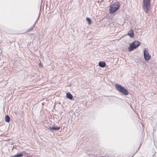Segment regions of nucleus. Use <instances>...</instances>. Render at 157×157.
<instances>
[{"instance_id": "obj_6", "label": "nucleus", "mask_w": 157, "mask_h": 157, "mask_svg": "<svg viewBox=\"0 0 157 157\" xmlns=\"http://www.w3.org/2000/svg\"><path fill=\"white\" fill-rule=\"evenodd\" d=\"M128 35L131 38L133 37L134 36V33L133 30H131L129 31L128 34Z\"/></svg>"}, {"instance_id": "obj_8", "label": "nucleus", "mask_w": 157, "mask_h": 157, "mask_svg": "<svg viewBox=\"0 0 157 157\" xmlns=\"http://www.w3.org/2000/svg\"><path fill=\"white\" fill-rule=\"evenodd\" d=\"M60 129V127H50L49 128V129L51 130H58Z\"/></svg>"}, {"instance_id": "obj_2", "label": "nucleus", "mask_w": 157, "mask_h": 157, "mask_svg": "<svg viewBox=\"0 0 157 157\" xmlns=\"http://www.w3.org/2000/svg\"><path fill=\"white\" fill-rule=\"evenodd\" d=\"M115 86L117 90L123 94L126 95L128 94V91L121 85L116 84Z\"/></svg>"}, {"instance_id": "obj_11", "label": "nucleus", "mask_w": 157, "mask_h": 157, "mask_svg": "<svg viewBox=\"0 0 157 157\" xmlns=\"http://www.w3.org/2000/svg\"><path fill=\"white\" fill-rule=\"evenodd\" d=\"M23 155V153L18 154L13 156V157H21Z\"/></svg>"}, {"instance_id": "obj_13", "label": "nucleus", "mask_w": 157, "mask_h": 157, "mask_svg": "<svg viewBox=\"0 0 157 157\" xmlns=\"http://www.w3.org/2000/svg\"><path fill=\"white\" fill-rule=\"evenodd\" d=\"M39 66H40V67H41V68H43V66L42 65V63H40L39 64Z\"/></svg>"}, {"instance_id": "obj_9", "label": "nucleus", "mask_w": 157, "mask_h": 157, "mask_svg": "<svg viewBox=\"0 0 157 157\" xmlns=\"http://www.w3.org/2000/svg\"><path fill=\"white\" fill-rule=\"evenodd\" d=\"M66 97L71 100L73 98L72 95L69 92L67 93Z\"/></svg>"}, {"instance_id": "obj_3", "label": "nucleus", "mask_w": 157, "mask_h": 157, "mask_svg": "<svg viewBox=\"0 0 157 157\" xmlns=\"http://www.w3.org/2000/svg\"><path fill=\"white\" fill-rule=\"evenodd\" d=\"M120 4L118 3H113L110 7L109 12L111 14L113 13L116 11L120 7Z\"/></svg>"}, {"instance_id": "obj_12", "label": "nucleus", "mask_w": 157, "mask_h": 157, "mask_svg": "<svg viewBox=\"0 0 157 157\" xmlns=\"http://www.w3.org/2000/svg\"><path fill=\"white\" fill-rule=\"evenodd\" d=\"M86 20L87 21H88L89 24L90 25L91 24V20L89 18H88V17L86 18Z\"/></svg>"}, {"instance_id": "obj_10", "label": "nucleus", "mask_w": 157, "mask_h": 157, "mask_svg": "<svg viewBox=\"0 0 157 157\" xmlns=\"http://www.w3.org/2000/svg\"><path fill=\"white\" fill-rule=\"evenodd\" d=\"M10 117L8 115H6L5 117V121L7 122H9L10 121Z\"/></svg>"}, {"instance_id": "obj_5", "label": "nucleus", "mask_w": 157, "mask_h": 157, "mask_svg": "<svg viewBox=\"0 0 157 157\" xmlns=\"http://www.w3.org/2000/svg\"><path fill=\"white\" fill-rule=\"evenodd\" d=\"M144 57L146 61H148L151 58V56L149 55L147 50L145 49L144 50Z\"/></svg>"}, {"instance_id": "obj_4", "label": "nucleus", "mask_w": 157, "mask_h": 157, "mask_svg": "<svg viewBox=\"0 0 157 157\" xmlns=\"http://www.w3.org/2000/svg\"><path fill=\"white\" fill-rule=\"evenodd\" d=\"M140 42L137 41H135L132 43L128 47V50L129 51H131L135 49L138 47L140 44Z\"/></svg>"}, {"instance_id": "obj_1", "label": "nucleus", "mask_w": 157, "mask_h": 157, "mask_svg": "<svg viewBox=\"0 0 157 157\" xmlns=\"http://www.w3.org/2000/svg\"><path fill=\"white\" fill-rule=\"evenodd\" d=\"M151 0H143V8L146 13L149 12L151 8Z\"/></svg>"}, {"instance_id": "obj_7", "label": "nucleus", "mask_w": 157, "mask_h": 157, "mask_svg": "<svg viewBox=\"0 0 157 157\" xmlns=\"http://www.w3.org/2000/svg\"><path fill=\"white\" fill-rule=\"evenodd\" d=\"M98 65L100 67H105L106 64L105 62L103 61H101L99 63Z\"/></svg>"}]
</instances>
